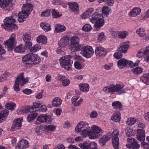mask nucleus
<instances>
[{
	"mask_svg": "<svg viewBox=\"0 0 149 149\" xmlns=\"http://www.w3.org/2000/svg\"><path fill=\"white\" fill-rule=\"evenodd\" d=\"M117 33L119 38L121 39L125 38L129 34L128 32L126 31H119Z\"/></svg>",
	"mask_w": 149,
	"mask_h": 149,
	"instance_id": "ea45409f",
	"label": "nucleus"
},
{
	"mask_svg": "<svg viewBox=\"0 0 149 149\" xmlns=\"http://www.w3.org/2000/svg\"><path fill=\"white\" fill-rule=\"evenodd\" d=\"M94 53L92 47L90 46H87L82 47L81 54L86 58L91 57Z\"/></svg>",
	"mask_w": 149,
	"mask_h": 149,
	"instance_id": "9b49d317",
	"label": "nucleus"
},
{
	"mask_svg": "<svg viewBox=\"0 0 149 149\" xmlns=\"http://www.w3.org/2000/svg\"><path fill=\"white\" fill-rule=\"evenodd\" d=\"M29 80V78H24V73H21L19 75L17 76L15 81V84L13 86L14 90L17 91H20V89L19 87V85L23 86L26 83L28 82Z\"/></svg>",
	"mask_w": 149,
	"mask_h": 149,
	"instance_id": "423d86ee",
	"label": "nucleus"
},
{
	"mask_svg": "<svg viewBox=\"0 0 149 149\" xmlns=\"http://www.w3.org/2000/svg\"><path fill=\"white\" fill-rule=\"evenodd\" d=\"M5 107L9 110H14L16 108V104L14 102H10L6 103Z\"/></svg>",
	"mask_w": 149,
	"mask_h": 149,
	"instance_id": "4c0bfd02",
	"label": "nucleus"
},
{
	"mask_svg": "<svg viewBox=\"0 0 149 149\" xmlns=\"http://www.w3.org/2000/svg\"><path fill=\"white\" fill-rule=\"evenodd\" d=\"M124 86L122 85L117 84L116 85H111L104 87L103 91L106 93L112 94L116 93L118 95L124 93L127 90V88H124Z\"/></svg>",
	"mask_w": 149,
	"mask_h": 149,
	"instance_id": "f257e3e1",
	"label": "nucleus"
},
{
	"mask_svg": "<svg viewBox=\"0 0 149 149\" xmlns=\"http://www.w3.org/2000/svg\"><path fill=\"white\" fill-rule=\"evenodd\" d=\"M126 134L128 136H132L133 135V130L129 127H126L125 130Z\"/></svg>",
	"mask_w": 149,
	"mask_h": 149,
	"instance_id": "4d7b16f0",
	"label": "nucleus"
},
{
	"mask_svg": "<svg viewBox=\"0 0 149 149\" xmlns=\"http://www.w3.org/2000/svg\"><path fill=\"white\" fill-rule=\"evenodd\" d=\"M127 142L130 143H127L126 146L130 149H139L140 144L137 140L133 138H129L127 139Z\"/></svg>",
	"mask_w": 149,
	"mask_h": 149,
	"instance_id": "f8f14e48",
	"label": "nucleus"
},
{
	"mask_svg": "<svg viewBox=\"0 0 149 149\" xmlns=\"http://www.w3.org/2000/svg\"><path fill=\"white\" fill-rule=\"evenodd\" d=\"M95 53L97 56L104 57L106 55L107 52L105 49L101 46H98L96 48Z\"/></svg>",
	"mask_w": 149,
	"mask_h": 149,
	"instance_id": "a211bd4d",
	"label": "nucleus"
},
{
	"mask_svg": "<svg viewBox=\"0 0 149 149\" xmlns=\"http://www.w3.org/2000/svg\"><path fill=\"white\" fill-rule=\"evenodd\" d=\"M92 8L88 9L85 12L81 15V17L83 19H85L89 17L93 12Z\"/></svg>",
	"mask_w": 149,
	"mask_h": 149,
	"instance_id": "393cba45",
	"label": "nucleus"
},
{
	"mask_svg": "<svg viewBox=\"0 0 149 149\" xmlns=\"http://www.w3.org/2000/svg\"><path fill=\"white\" fill-rule=\"evenodd\" d=\"M25 51V48L23 44L19 45L16 47L15 48V52L16 53H24Z\"/></svg>",
	"mask_w": 149,
	"mask_h": 149,
	"instance_id": "cd10ccee",
	"label": "nucleus"
},
{
	"mask_svg": "<svg viewBox=\"0 0 149 149\" xmlns=\"http://www.w3.org/2000/svg\"><path fill=\"white\" fill-rule=\"evenodd\" d=\"M79 146L82 149H97V143L95 142H91L89 144L86 142L79 144Z\"/></svg>",
	"mask_w": 149,
	"mask_h": 149,
	"instance_id": "dca6fc26",
	"label": "nucleus"
},
{
	"mask_svg": "<svg viewBox=\"0 0 149 149\" xmlns=\"http://www.w3.org/2000/svg\"><path fill=\"white\" fill-rule=\"evenodd\" d=\"M31 109V107H26L21 109L20 111V112H21V113L22 114L27 113L29 112Z\"/></svg>",
	"mask_w": 149,
	"mask_h": 149,
	"instance_id": "603ef678",
	"label": "nucleus"
},
{
	"mask_svg": "<svg viewBox=\"0 0 149 149\" xmlns=\"http://www.w3.org/2000/svg\"><path fill=\"white\" fill-rule=\"evenodd\" d=\"M71 56L70 55L64 56L59 59L60 65L61 66L67 70H70L73 63L72 61L71 60Z\"/></svg>",
	"mask_w": 149,
	"mask_h": 149,
	"instance_id": "39448f33",
	"label": "nucleus"
},
{
	"mask_svg": "<svg viewBox=\"0 0 149 149\" xmlns=\"http://www.w3.org/2000/svg\"><path fill=\"white\" fill-rule=\"evenodd\" d=\"M25 13L23 12H19L18 14V20L20 22H23L24 21V19L27 18V17H24Z\"/></svg>",
	"mask_w": 149,
	"mask_h": 149,
	"instance_id": "a18cd8bd",
	"label": "nucleus"
},
{
	"mask_svg": "<svg viewBox=\"0 0 149 149\" xmlns=\"http://www.w3.org/2000/svg\"><path fill=\"white\" fill-rule=\"evenodd\" d=\"M140 81L145 84L148 83L149 81V73L144 74L141 77Z\"/></svg>",
	"mask_w": 149,
	"mask_h": 149,
	"instance_id": "58836bf2",
	"label": "nucleus"
},
{
	"mask_svg": "<svg viewBox=\"0 0 149 149\" xmlns=\"http://www.w3.org/2000/svg\"><path fill=\"white\" fill-rule=\"evenodd\" d=\"M136 120L134 118H129L126 121V124L128 125H133L136 122Z\"/></svg>",
	"mask_w": 149,
	"mask_h": 149,
	"instance_id": "864d4df0",
	"label": "nucleus"
},
{
	"mask_svg": "<svg viewBox=\"0 0 149 149\" xmlns=\"http://www.w3.org/2000/svg\"><path fill=\"white\" fill-rule=\"evenodd\" d=\"M3 22L4 24L1 25V26L6 30L9 31L18 29V26L14 24L15 19L14 15L6 17Z\"/></svg>",
	"mask_w": 149,
	"mask_h": 149,
	"instance_id": "7ed1b4c3",
	"label": "nucleus"
},
{
	"mask_svg": "<svg viewBox=\"0 0 149 149\" xmlns=\"http://www.w3.org/2000/svg\"><path fill=\"white\" fill-rule=\"evenodd\" d=\"M70 45H77L79 44V38L77 36L72 37L70 39Z\"/></svg>",
	"mask_w": 149,
	"mask_h": 149,
	"instance_id": "79ce46f5",
	"label": "nucleus"
},
{
	"mask_svg": "<svg viewBox=\"0 0 149 149\" xmlns=\"http://www.w3.org/2000/svg\"><path fill=\"white\" fill-rule=\"evenodd\" d=\"M50 15V10H47L42 12L41 14V15L42 17H47Z\"/></svg>",
	"mask_w": 149,
	"mask_h": 149,
	"instance_id": "338daca9",
	"label": "nucleus"
},
{
	"mask_svg": "<svg viewBox=\"0 0 149 149\" xmlns=\"http://www.w3.org/2000/svg\"><path fill=\"white\" fill-rule=\"evenodd\" d=\"M37 115L38 114L37 113H33L28 116L27 118V120L29 122H30L34 120Z\"/></svg>",
	"mask_w": 149,
	"mask_h": 149,
	"instance_id": "de8ad7c7",
	"label": "nucleus"
},
{
	"mask_svg": "<svg viewBox=\"0 0 149 149\" xmlns=\"http://www.w3.org/2000/svg\"><path fill=\"white\" fill-rule=\"evenodd\" d=\"M22 119L21 118H18L15 120L13 123L12 128L14 129H19L22 126Z\"/></svg>",
	"mask_w": 149,
	"mask_h": 149,
	"instance_id": "aec40b11",
	"label": "nucleus"
},
{
	"mask_svg": "<svg viewBox=\"0 0 149 149\" xmlns=\"http://www.w3.org/2000/svg\"><path fill=\"white\" fill-rule=\"evenodd\" d=\"M68 5L69 7L72 11L77 13L79 10V7L77 3L70 2L68 3Z\"/></svg>",
	"mask_w": 149,
	"mask_h": 149,
	"instance_id": "7c9ffc66",
	"label": "nucleus"
},
{
	"mask_svg": "<svg viewBox=\"0 0 149 149\" xmlns=\"http://www.w3.org/2000/svg\"><path fill=\"white\" fill-rule=\"evenodd\" d=\"M91 22L93 23H95L94 25L95 29L94 31H99L100 28L104 23L102 15L98 13L95 12L92 15V18L90 20Z\"/></svg>",
	"mask_w": 149,
	"mask_h": 149,
	"instance_id": "f03ea898",
	"label": "nucleus"
},
{
	"mask_svg": "<svg viewBox=\"0 0 149 149\" xmlns=\"http://www.w3.org/2000/svg\"><path fill=\"white\" fill-rule=\"evenodd\" d=\"M41 107V104L40 103L34 102L33 103L32 106V109L33 111H34V109H38Z\"/></svg>",
	"mask_w": 149,
	"mask_h": 149,
	"instance_id": "13d9d810",
	"label": "nucleus"
},
{
	"mask_svg": "<svg viewBox=\"0 0 149 149\" xmlns=\"http://www.w3.org/2000/svg\"><path fill=\"white\" fill-rule=\"evenodd\" d=\"M143 56L145 57L146 61L149 62V45L144 49L140 50L136 55V56L140 58H143Z\"/></svg>",
	"mask_w": 149,
	"mask_h": 149,
	"instance_id": "4468645a",
	"label": "nucleus"
},
{
	"mask_svg": "<svg viewBox=\"0 0 149 149\" xmlns=\"http://www.w3.org/2000/svg\"><path fill=\"white\" fill-rule=\"evenodd\" d=\"M105 39L104 35L103 33H99L98 38V40L99 41H102L105 40Z\"/></svg>",
	"mask_w": 149,
	"mask_h": 149,
	"instance_id": "e2e57ef3",
	"label": "nucleus"
},
{
	"mask_svg": "<svg viewBox=\"0 0 149 149\" xmlns=\"http://www.w3.org/2000/svg\"><path fill=\"white\" fill-rule=\"evenodd\" d=\"M55 31L58 33L61 32L65 31L66 29V27L63 25L60 24L56 25L55 28Z\"/></svg>",
	"mask_w": 149,
	"mask_h": 149,
	"instance_id": "c9c22d12",
	"label": "nucleus"
},
{
	"mask_svg": "<svg viewBox=\"0 0 149 149\" xmlns=\"http://www.w3.org/2000/svg\"><path fill=\"white\" fill-rule=\"evenodd\" d=\"M84 123L83 121L79 122L75 128V131L77 132H81Z\"/></svg>",
	"mask_w": 149,
	"mask_h": 149,
	"instance_id": "c03bdc74",
	"label": "nucleus"
},
{
	"mask_svg": "<svg viewBox=\"0 0 149 149\" xmlns=\"http://www.w3.org/2000/svg\"><path fill=\"white\" fill-rule=\"evenodd\" d=\"M111 12V10L110 8L107 6H104L102 9V15H107Z\"/></svg>",
	"mask_w": 149,
	"mask_h": 149,
	"instance_id": "37998d69",
	"label": "nucleus"
},
{
	"mask_svg": "<svg viewBox=\"0 0 149 149\" xmlns=\"http://www.w3.org/2000/svg\"><path fill=\"white\" fill-rule=\"evenodd\" d=\"M52 120L53 118L49 115L46 114H41L38 116L35 124H39L41 123H50L52 122Z\"/></svg>",
	"mask_w": 149,
	"mask_h": 149,
	"instance_id": "0eeeda50",
	"label": "nucleus"
},
{
	"mask_svg": "<svg viewBox=\"0 0 149 149\" xmlns=\"http://www.w3.org/2000/svg\"><path fill=\"white\" fill-rule=\"evenodd\" d=\"M46 129L49 131H54L56 128V127L54 125H49L47 126Z\"/></svg>",
	"mask_w": 149,
	"mask_h": 149,
	"instance_id": "680f3d73",
	"label": "nucleus"
},
{
	"mask_svg": "<svg viewBox=\"0 0 149 149\" xmlns=\"http://www.w3.org/2000/svg\"><path fill=\"white\" fill-rule=\"evenodd\" d=\"M33 9V6L31 4L28 3L23 5L22 8V11L25 13L24 17H28L31 12Z\"/></svg>",
	"mask_w": 149,
	"mask_h": 149,
	"instance_id": "2eb2a0df",
	"label": "nucleus"
},
{
	"mask_svg": "<svg viewBox=\"0 0 149 149\" xmlns=\"http://www.w3.org/2000/svg\"><path fill=\"white\" fill-rule=\"evenodd\" d=\"M40 26L45 31H50L51 29L50 25L48 23H41L40 24Z\"/></svg>",
	"mask_w": 149,
	"mask_h": 149,
	"instance_id": "f704fd0d",
	"label": "nucleus"
},
{
	"mask_svg": "<svg viewBox=\"0 0 149 149\" xmlns=\"http://www.w3.org/2000/svg\"><path fill=\"white\" fill-rule=\"evenodd\" d=\"M9 111L7 109H5L0 112V123L2 122V120H4L3 118H6L8 115Z\"/></svg>",
	"mask_w": 149,
	"mask_h": 149,
	"instance_id": "2f4dec72",
	"label": "nucleus"
},
{
	"mask_svg": "<svg viewBox=\"0 0 149 149\" xmlns=\"http://www.w3.org/2000/svg\"><path fill=\"white\" fill-rule=\"evenodd\" d=\"M80 89L84 92H86L88 91L89 86L88 84L86 83H81L79 85Z\"/></svg>",
	"mask_w": 149,
	"mask_h": 149,
	"instance_id": "72a5a7b5",
	"label": "nucleus"
},
{
	"mask_svg": "<svg viewBox=\"0 0 149 149\" xmlns=\"http://www.w3.org/2000/svg\"><path fill=\"white\" fill-rule=\"evenodd\" d=\"M15 34L13 33L9 39L4 42V43L6 45L8 50H12L15 45L16 43V41L15 40Z\"/></svg>",
	"mask_w": 149,
	"mask_h": 149,
	"instance_id": "ddd939ff",
	"label": "nucleus"
},
{
	"mask_svg": "<svg viewBox=\"0 0 149 149\" xmlns=\"http://www.w3.org/2000/svg\"><path fill=\"white\" fill-rule=\"evenodd\" d=\"M112 143L114 148L118 149L119 148V139L118 136L119 135V131L116 129L114 130L111 134Z\"/></svg>",
	"mask_w": 149,
	"mask_h": 149,
	"instance_id": "1a4fd4ad",
	"label": "nucleus"
},
{
	"mask_svg": "<svg viewBox=\"0 0 149 149\" xmlns=\"http://www.w3.org/2000/svg\"><path fill=\"white\" fill-rule=\"evenodd\" d=\"M10 2L6 0H3L0 3V7L3 8H5L9 6Z\"/></svg>",
	"mask_w": 149,
	"mask_h": 149,
	"instance_id": "09e8293b",
	"label": "nucleus"
},
{
	"mask_svg": "<svg viewBox=\"0 0 149 149\" xmlns=\"http://www.w3.org/2000/svg\"><path fill=\"white\" fill-rule=\"evenodd\" d=\"M62 103V100L59 97L54 98L52 101V105L55 107L59 106Z\"/></svg>",
	"mask_w": 149,
	"mask_h": 149,
	"instance_id": "c756f323",
	"label": "nucleus"
},
{
	"mask_svg": "<svg viewBox=\"0 0 149 149\" xmlns=\"http://www.w3.org/2000/svg\"><path fill=\"white\" fill-rule=\"evenodd\" d=\"M41 48V47L40 45L38 44H37L31 47L30 49V51L31 52L34 53L38 51Z\"/></svg>",
	"mask_w": 149,
	"mask_h": 149,
	"instance_id": "49530a36",
	"label": "nucleus"
},
{
	"mask_svg": "<svg viewBox=\"0 0 149 149\" xmlns=\"http://www.w3.org/2000/svg\"><path fill=\"white\" fill-rule=\"evenodd\" d=\"M112 105L114 109L118 110L121 109L122 107L121 103L118 101H116L112 102Z\"/></svg>",
	"mask_w": 149,
	"mask_h": 149,
	"instance_id": "e433bc0d",
	"label": "nucleus"
},
{
	"mask_svg": "<svg viewBox=\"0 0 149 149\" xmlns=\"http://www.w3.org/2000/svg\"><path fill=\"white\" fill-rule=\"evenodd\" d=\"M90 127L88 125V123L84 122V124L81 131V134L83 137H85L87 136H89V134L91 133Z\"/></svg>",
	"mask_w": 149,
	"mask_h": 149,
	"instance_id": "f3484780",
	"label": "nucleus"
},
{
	"mask_svg": "<svg viewBox=\"0 0 149 149\" xmlns=\"http://www.w3.org/2000/svg\"><path fill=\"white\" fill-rule=\"evenodd\" d=\"M141 12L140 9L138 7H135L130 11L129 14L132 17H136L139 15Z\"/></svg>",
	"mask_w": 149,
	"mask_h": 149,
	"instance_id": "a878e982",
	"label": "nucleus"
},
{
	"mask_svg": "<svg viewBox=\"0 0 149 149\" xmlns=\"http://www.w3.org/2000/svg\"><path fill=\"white\" fill-rule=\"evenodd\" d=\"M92 29V27L91 25L87 24H85L82 28V30L84 31L88 32L90 31Z\"/></svg>",
	"mask_w": 149,
	"mask_h": 149,
	"instance_id": "5fc2aeb1",
	"label": "nucleus"
},
{
	"mask_svg": "<svg viewBox=\"0 0 149 149\" xmlns=\"http://www.w3.org/2000/svg\"><path fill=\"white\" fill-rule=\"evenodd\" d=\"M129 45L127 42H123L120 44V46L118 48V50L121 52L125 53L127 51Z\"/></svg>",
	"mask_w": 149,
	"mask_h": 149,
	"instance_id": "5701e85b",
	"label": "nucleus"
},
{
	"mask_svg": "<svg viewBox=\"0 0 149 149\" xmlns=\"http://www.w3.org/2000/svg\"><path fill=\"white\" fill-rule=\"evenodd\" d=\"M111 138L110 134H107L104 135L99 139L100 145L101 146H104L106 143Z\"/></svg>",
	"mask_w": 149,
	"mask_h": 149,
	"instance_id": "412c9836",
	"label": "nucleus"
},
{
	"mask_svg": "<svg viewBox=\"0 0 149 149\" xmlns=\"http://www.w3.org/2000/svg\"><path fill=\"white\" fill-rule=\"evenodd\" d=\"M47 110V107L45 105H41L40 108L38 109L35 110V111H39L42 112H44L46 111Z\"/></svg>",
	"mask_w": 149,
	"mask_h": 149,
	"instance_id": "0e129e2a",
	"label": "nucleus"
},
{
	"mask_svg": "<svg viewBox=\"0 0 149 149\" xmlns=\"http://www.w3.org/2000/svg\"><path fill=\"white\" fill-rule=\"evenodd\" d=\"M28 141L24 139L22 140L18 143V145L15 146L16 149H23L27 148L29 146Z\"/></svg>",
	"mask_w": 149,
	"mask_h": 149,
	"instance_id": "6ab92c4d",
	"label": "nucleus"
},
{
	"mask_svg": "<svg viewBox=\"0 0 149 149\" xmlns=\"http://www.w3.org/2000/svg\"><path fill=\"white\" fill-rule=\"evenodd\" d=\"M118 53L116 52L114 54L113 56L114 57L117 59H119L121 58L122 57L123 54L121 53L122 52L119 51Z\"/></svg>",
	"mask_w": 149,
	"mask_h": 149,
	"instance_id": "69168bd1",
	"label": "nucleus"
},
{
	"mask_svg": "<svg viewBox=\"0 0 149 149\" xmlns=\"http://www.w3.org/2000/svg\"><path fill=\"white\" fill-rule=\"evenodd\" d=\"M70 83V81L68 79H65L63 80L62 81V84L64 86H68Z\"/></svg>",
	"mask_w": 149,
	"mask_h": 149,
	"instance_id": "774afa93",
	"label": "nucleus"
},
{
	"mask_svg": "<svg viewBox=\"0 0 149 149\" xmlns=\"http://www.w3.org/2000/svg\"><path fill=\"white\" fill-rule=\"evenodd\" d=\"M22 59L23 62L25 64L31 61L33 62V64L36 65L39 64L41 61L40 59L38 54L33 53L25 55L22 57Z\"/></svg>",
	"mask_w": 149,
	"mask_h": 149,
	"instance_id": "20e7f679",
	"label": "nucleus"
},
{
	"mask_svg": "<svg viewBox=\"0 0 149 149\" xmlns=\"http://www.w3.org/2000/svg\"><path fill=\"white\" fill-rule=\"evenodd\" d=\"M136 138L138 140L140 141H144L145 139V133L144 130L139 129L137 130Z\"/></svg>",
	"mask_w": 149,
	"mask_h": 149,
	"instance_id": "4be33fe9",
	"label": "nucleus"
},
{
	"mask_svg": "<svg viewBox=\"0 0 149 149\" xmlns=\"http://www.w3.org/2000/svg\"><path fill=\"white\" fill-rule=\"evenodd\" d=\"M120 113L119 112H117L114 113L111 117V119L113 121L118 122L120 120Z\"/></svg>",
	"mask_w": 149,
	"mask_h": 149,
	"instance_id": "c85d7f7f",
	"label": "nucleus"
},
{
	"mask_svg": "<svg viewBox=\"0 0 149 149\" xmlns=\"http://www.w3.org/2000/svg\"><path fill=\"white\" fill-rule=\"evenodd\" d=\"M69 42L68 37H63L58 42V45L61 47H64L67 45Z\"/></svg>",
	"mask_w": 149,
	"mask_h": 149,
	"instance_id": "b1692460",
	"label": "nucleus"
},
{
	"mask_svg": "<svg viewBox=\"0 0 149 149\" xmlns=\"http://www.w3.org/2000/svg\"><path fill=\"white\" fill-rule=\"evenodd\" d=\"M91 128L93 132L91 131V133L89 135V138L93 139L99 137L101 134L103 132V131L99 127L96 125H93Z\"/></svg>",
	"mask_w": 149,
	"mask_h": 149,
	"instance_id": "6e6552de",
	"label": "nucleus"
},
{
	"mask_svg": "<svg viewBox=\"0 0 149 149\" xmlns=\"http://www.w3.org/2000/svg\"><path fill=\"white\" fill-rule=\"evenodd\" d=\"M118 67L120 69L124 68L126 66H130L131 67H134L136 65L132 61L123 58L119 60L117 62Z\"/></svg>",
	"mask_w": 149,
	"mask_h": 149,
	"instance_id": "9d476101",
	"label": "nucleus"
},
{
	"mask_svg": "<svg viewBox=\"0 0 149 149\" xmlns=\"http://www.w3.org/2000/svg\"><path fill=\"white\" fill-rule=\"evenodd\" d=\"M97 1L100 3L104 2L107 5L110 6H113L114 2L113 0H97Z\"/></svg>",
	"mask_w": 149,
	"mask_h": 149,
	"instance_id": "8fccbe9b",
	"label": "nucleus"
},
{
	"mask_svg": "<svg viewBox=\"0 0 149 149\" xmlns=\"http://www.w3.org/2000/svg\"><path fill=\"white\" fill-rule=\"evenodd\" d=\"M37 42L42 45L45 44L47 42V38L46 36L44 35H40L36 39Z\"/></svg>",
	"mask_w": 149,
	"mask_h": 149,
	"instance_id": "bb28decb",
	"label": "nucleus"
},
{
	"mask_svg": "<svg viewBox=\"0 0 149 149\" xmlns=\"http://www.w3.org/2000/svg\"><path fill=\"white\" fill-rule=\"evenodd\" d=\"M136 33L141 37H144L146 34L145 30L143 28H140L137 29L136 31Z\"/></svg>",
	"mask_w": 149,
	"mask_h": 149,
	"instance_id": "a19ab883",
	"label": "nucleus"
},
{
	"mask_svg": "<svg viewBox=\"0 0 149 149\" xmlns=\"http://www.w3.org/2000/svg\"><path fill=\"white\" fill-rule=\"evenodd\" d=\"M23 39L25 42L30 41L31 39V36L29 34L25 33L23 36Z\"/></svg>",
	"mask_w": 149,
	"mask_h": 149,
	"instance_id": "bf43d9fd",
	"label": "nucleus"
},
{
	"mask_svg": "<svg viewBox=\"0 0 149 149\" xmlns=\"http://www.w3.org/2000/svg\"><path fill=\"white\" fill-rule=\"evenodd\" d=\"M75 68L78 70H81L83 68V67L81 63L79 61H76L74 63Z\"/></svg>",
	"mask_w": 149,
	"mask_h": 149,
	"instance_id": "052dcab7",
	"label": "nucleus"
},
{
	"mask_svg": "<svg viewBox=\"0 0 149 149\" xmlns=\"http://www.w3.org/2000/svg\"><path fill=\"white\" fill-rule=\"evenodd\" d=\"M52 17L54 18H58L62 15V14H59V12H57L54 9L52 10Z\"/></svg>",
	"mask_w": 149,
	"mask_h": 149,
	"instance_id": "6e6d98bb",
	"label": "nucleus"
},
{
	"mask_svg": "<svg viewBox=\"0 0 149 149\" xmlns=\"http://www.w3.org/2000/svg\"><path fill=\"white\" fill-rule=\"evenodd\" d=\"M70 49L73 52H76L79 51L81 49L82 45L78 44L77 45H70Z\"/></svg>",
	"mask_w": 149,
	"mask_h": 149,
	"instance_id": "473e14b6",
	"label": "nucleus"
},
{
	"mask_svg": "<svg viewBox=\"0 0 149 149\" xmlns=\"http://www.w3.org/2000/svg\"><path fill=\"white\" fill-rule=\"evenodd\" d=\"M132 71L135 74H139L142 72L143 69L141 68L137 67L133 69Z\"/></svg>",
	"mask_w": 149,
	"mask_h": 149,
	"instance_id": "3c124183",
	"label": "nucleus"
}]
</instances>
